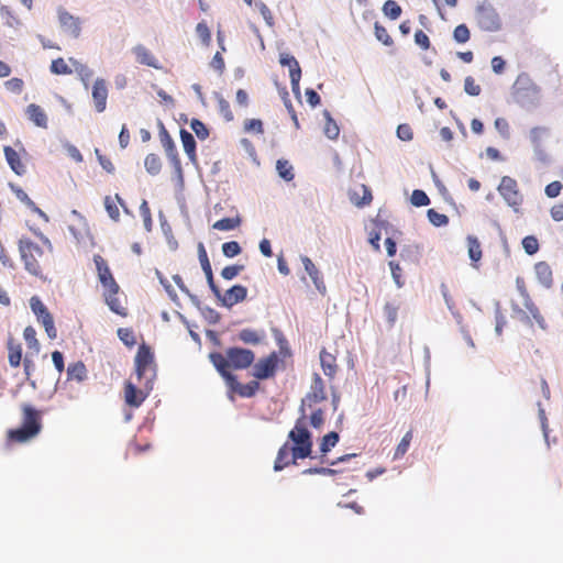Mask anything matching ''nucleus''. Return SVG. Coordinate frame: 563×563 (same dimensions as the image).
<instances>
[{"label":"nucleus","mask_w":563,"mask_h":563,"mask_svg":"<svg viewBox=\"0 0 563 563\" xmlns=\"http://www.w3.org/2000/svg\"><path fill=\"white\" fill-rule=\"evenodd\" d=\"M21 409L22 421L16 428L8 430V442L26 443L42 431V411L31 404H22Z\"/></svg>","instance_id":"1"},{"label":"nucleus","mask_w":563,"mask_h":563,"mask_svg":"<svg viewBox=\"0 0 563 563\" xmlns=\"http://www.w3.org/2000/svg\"><path fill=\"white\" fill-rule=\"evenodd\" d=\"M208 357L212 364L217 363L232 371H243L253 365L255 353L251 349L234 345L225 349L224 354L210 352Z\"/></svg>","instance_id":"2"},{"label":"nucleus","mask_w":563,"mask_h":563,"mask_svg":"<svg viewBox=\"0 0 563 563\" xmlns=\"http://www.w3.org/2000/svg\"><path fill=\"white\" fill-rule=\"evenodd\" d=\"M512 89L514 100L522 109L531 111L539 106L540 88L528 76L519 75Z\"/></svg>","instance_id":"3"},{"label":"nucleus","mask_w":563,"mask_h":563,"mask_svg":"<svg viewBox=\"0 0 563 563\" xmlns=\"http://www.w3.org/2000/svg\"><path fill=\"white\" fill-rule=\"evenodd\" d=\"M287 439L291 442V459H289V465H297V460H316L318 457V455L313 453V438L288 433Z\"/></svg>","instance_id":"4"},{"label":"nucleus","mask_w":563,"mask_h":563,"mask_svg":"<svg viewBox=\"0 0 563 563\" xmlns=\"http://www.w3.org/2000/svg\"><path fill=\"white\" fill-rule=\"evenodd\" d=\"M477 24L485 32H497L501 29V20L492 3L484 1L475 10Z\"/></svg>","instance_id":"5"},{"label":"nucleus","mask_w":563,"mask_h":563,"mask_svg":"<svg viewBox=\"0 0 563 563\" xmlns=\"http://www.w3.org/2000/svg\"><path fill=\"white\" fill-rule=\"evenodd\" d=\"M282 362L279 353L273 351L267 356L261 357L256 363H253L251 375L257 380L274 378Z\"/></svg>","instance_id":"6"},{"label":"nucleus","mask_w":563,"mask_h":563,"mask_svg":"<svg viewBox=\"0 0 563 563\" xmlns=\"http://www.w3.org/2000/svg\"><path fill=\"white\" fill-rule=\"evenodd\" d=\"M30 308L36 317L37 322L43 325L47 336L51 340L56 339L57 329L55 327L54 317L38 296L34 295L30 298Z\"/></svg>","instance_id":"7"},{"label":"nucleus","mask_w":563,"mask_h":563,"mask_svg":"<svg viewBox=\"0 0 563 563\" xmlns=\"http://www.w3.org/2000/svg\"><path fill=\"white\" fill-rule=\"evenodd\" d=\"M156 368L154 351L145 342H142L134 357V369L137 379L141 380L148 369L153 371V378H156Z\"/></svg>","instance_id":"8"},{"label":"nucleus","mask_w":563,"mask_h":563,"mask_svg":"<svg viewBox=\"0 0 563 563\" xmlns=\"http://www.w3.org/2000/svg\"><path fill=\"white\" fill-rule=\"evenodd\" d=\"M497 191L505 200L506 205L515 212H519V207L523 202V196L519 191L518 183L510 176H503L497 187Z\"/></svg>","instance_id":"9"},{"label":"nucleus","mask_w":563,"mask_h":563,"mask_svg":"<svg viewBox=\"0 0 563 563\" xmlns=\"http://www.w3.org/2000/svg\"><path fill=\"white\" fill-rule=\"evenodd\" d=\"M247 287L234 284L225 292L220 289L214 297L221 307L231 309L233 306L243 302L247 298Z\"/></svg>","instance_id":"10"},{"label":"nucleus","mask_w":563,"mask_h":563,"mask_svg":"<svg viewBox=\"0 0 563 563\" xmlns=\"http://www.w3.org/2000/svg\"><path fill=\"white\" fill-rule=\"evenodd\" d=\"M14 145L19 147V152L10 145H5L3 146V154L11 170L18 176H23L26 173V168L21 161L20 153L26 155L27 152L20 140H16Z\"/></svg>","instance_id":"11"},{"label":"nucleus","mask_w":563,"mask_h":563,"mask_svg":"<svg viewBox=\"0 0 563 563\" xmlns=\"http://www.w3.org/2000/svg\"><path fill=\"white\" fill-rule=\"evenodd\" d=\"M327 399L325 385L318 373L312 374V383L310 390L305 396V401H308V407L320 404Z\"/></svg>","instance_id":"12"},{"label":"nucleus","mask_w":563,"mask_h":563,"mask_svg":"<svg viewBox=\"0 0 563 563\" xmlns=\"http://www.w3.org/2000/svg\"><path fill=\"white\" fill-rule=\"evenodd\" d=\"M300 261H301V263L303 265V268H305L306 273L311 278L316 289L321 295H324L325 291H327V287H325V284L323 282L322 273L317 268L314 263L307 255H300Z\"/></svg>","instance_id":"13"},{"label":"nucleus","mask_w":563,"mask_h":563,"mask_svg":"<svg viewBox=\"0 0 563 563\" xmlns=\"http://www.w3.org/2000/svg\"><path fill=\"white\" fill-rule=\"evenodd\" d=\"M96 111L101 113L107 108L108 88L103 78H97L92 85L91 90Z\"/></svg>","instance_id":"14"},{"label":"nucleus","mask_w":563,"mask_h":563,"mask_svg":"<svg viewBox=\"0 0 563 563\" xmlns=\"http://www.w3.org/2000/svg\"><path fill=\"white\" fill-rule=\"evenodd\" d=\"M147 398V394L143 393V389H140L131 380H125L124 383V401L131 408H139L143 404V401Z\"/></svg>","instance_id":"15"},{"label":"nucleus","mask_w":563,"mask_h":563,"mask_svg":"<svg viewBox=\"0 0 563 563\" xmlns=\"http://www.w3.org/2000/svg\"><path fill=\"white\" fill-rule=\"evenodd\" d=\"M58 20L64 31L70 33L74 38H78L81 32L79 18L74 16L63 8L58 9Z\"/></svg>","instance_id":"16"},{"label":"nucleus","mask_w":563,"mask_h":563,"mask_svg":"<svg viewBox=\"0 0 563 563\" xmlns=\"http://www.w3.org/2000/svg\"><path fill=\"white\" fill-rule=\"evenodd\" d=\"M179 137L184 148V152L188 156L189 161L197 166L198 157H197V141L195 135L188 130L181 128L179 130Z\"/></svg>","instance_id":"17"},{"label":"nucleus","mask_w":563,"mask_h":563,"mask_svg":"<svg viewBox=\"0 0 563 563\" xmlns=\"http://www.w3.org/2000/svg\"><path fill=\"white\" fill-rule=\"evenodd\" d=\"M218 372V374L221 376V378L224 380L225 386L228 387V397L231 400H234V397L232 393H238L239 387L241 385L238 375H235L232 369L227 368L220 364H212Z\"/></svg>","instance_id":"18"},{"label":"nucleus","mask_w":563,"mask_h":563,"mask_svg":"<svg viewBox=\"0 0 563 563\" xmlns=\"http://www.w3.org/2000/svg\"><path fill=\"white\" fill-rule=\"evenodd\" d=\"M308 406V401H305V397L301 399L300 406L298 408L299 418L296 420L294 428L288 433H295L297 435L313 438L312 432L306 424L307 413L306 407Z\"/></svg>","instance_id":"19"},{"label":"nucleus","mask_w":563,"mask_h":563,"mask_svg":"<svg viewBox=\"0 0 563 563\" xmlns=\"http://www.w3.org/2000/svg\"><path fill=\"white\" fill-rule=\"evenodd\" d=\"M339 432L329 431L328 433H325L320 440L319 451L321 454L317 459H319L321 463L329 462V459H327L325 456L339 443Z\"/></svg>","instance_id":"20"},{"label":"nucleus","mask_w":563,"mask_h":563,"mask_svg":"<svg viewBox=\"0 0 563 563\" xmlns=\"http://www.w3.org/2000/svg\"><path fill=\"white\" fill-rule=\"evenodd\" d=\"M132 52L140 64L152 67L154 69H162V65L144 45L137 44L133 47Z\"/></svg>","instance_id":"21"},{"label":"nucleus","mask_w":563,"mask_h":563,"mask_svg":"<svg viewBox=\"0 0 563 563\" xmlns=\"http://www.w3.org/2000/svg\"><path fill=\"white\" fill-rule=\"evenodd\" d=\"M19 252H20L21 260L24 264L25 271L27 273H30L31 275L43 279L44 277L42 275V269H41V266L38 264L36 256H34V254H32L31 252H27L26 250H23V249H19Z\"/></svg>","instance_id":"22"},{"label":"nucleus","mask_w":563,"mask_h":563,"mask_svg":"<svg viewBox=\"0 0 563 563\" xmlns=\"http://www.w3.org/2000/svg\"><path fill=\"white\" fill-rule=\"evenodd\" d=\"M534 272L538 282L547 289L553 285V273L547 262H538L534 264Z\"/></svg>","instance_id":"23"},{"label":"nucleus","mask_w":563,"mask_h":563,"mask_svg":"<svg viewBox=\"0 0 563 563\" xmlns=\"http://www.w3.org/2000/svg\"><path fill=\"white\" fill-rule=\"evenodd\" d=\"M192 305L200 312L201 317L212 325H216L221 320V314L216 309L203 305L199 298H192Z\"/></svg>","instance_id":"24"},{"label":"nucleus","mask_w":563,"mask_h":563,"mask_svg":"<svg viewBox=\"0 0 563 563\" xmlns=\"http://www.w3.org/2000/svg\"><path fill=\"white\" fill-rule=\"evenodd\" d=\"M25 113L30 121L35 126L46 129L47 128V115L45 111L36 103H31L26 107Z\"/></svg>","instance_id":"25"},{"label":"nucleus","mask_w":563,"mask_h":563,"mask_svg":"<svg viewBox=\"0 0 563 563\" xmlns=\"http://www.w3.org/2000/svg\"><path fill=\"white\" fill-rule=\"evenodd\" d=\"M93 263L96 265L98 279L101 285H106V283H110L112 279H114L107 261L101 255L95 254Z\"/></svg>","instance_id":"26"},{"label":"nucleus","mask_w":563,"mask_h":563,"mask_svg":"<svg viewBox=\"0 0 563 563\" xmlns=\"http://www.w3.org/2000/svg\"><path fill=\"white\" fill-rule=\"evenodd\" d=\"M320 365L327 377L330 379L334 378L338 368L335 356L329 353L325 349L320 351Z\"/></svg>","instance_id":"27"},{"label":"nucleus","mask_w":563,"mask_h":563,"mask_svg":"<svg viewBox=\"0 0 563 563\" xmlns=\"http://www.w3.org/2000/svg\"><path fill=\"white\" fill-rule=\"evenodd\" d=\"M8 362L11 367H19L23 361V350L21 343L15 344L12 336L8 340Z\"/></svg>","instance_id":"28"},{"label":"nucleus","mask_w":563,"mask_h":563,"mask_svg":"<svg viewBox=\"0 0 563 563\" xmlns=\"http://www.w3.org/2000/svg\"><path fill=\"white\" fill-rule=\"evenodd\" d=\"M158 220H159L162 232L166 239L169 250L176 251L178 249V242L173 234L172 225L169 224L167 218L165 217V214L162 210L158 212Z\"/></svg>","instance_id":"29"},{"label":"nucleus","mask_w":563,"mask_h":563,"mask_svg":"<svg viewBox=\"0 0 563 563\" xmlns=\"http://www.w3.org/2000/svg\"><path fill=\"white\" fill-rule=\"evenodd\" d=\"M67 380L81 383L87 379V368L82 361L70 363L66 369Z\"/></svg>","instance_id":"30"},{"label":"nucleus","mask_w":563,"mask_h":563,"mask_svg":"<svg viewBox=\"0 0 563 563\" xmlns=\"http://www.w3.org/2000/svg\"><path fill=\"white\" fill-rule=\"evenodd\" d=\"M290 441L285 442L277 452V456L274 462V471L282 472L286 466L289 465V455L291 452Z\"/></svg>","instance_id":"31"},{"label":"nucleus","mask_w":563,"mask_h":563,"mask_svg":"<svg viewBox=\"0 0 563 563\" xmlns=\"http://www.w3.org/2000/svg\"><path fill=\"white\" fill-rule=\"evenodd\" d=\"M466 241L468 258L471 260L472 265L477 267L476 263H478L483 256L481 242L475 235H467Z\"/></svg>","instance_id":"32"},{"label":"nucleus","mask_w":563,"mask_h":563,"mask_svg":"<svg viewBox=\"0 0 563 563\" xmlns=\"http://www.w3.org/2000/svg\"><path fill=\"white\" fill-rule=\"evenodd\" d=\"M276 173L285 183H290L295 178L294 166L286 158H278L276 161Z\"/></svg>","instance_id":"33"},{"label":"nucleus","mask_w":563,"mask_h":563,"mask_svg":"<svg viewBox=\"0 0 563 563\" xmlns=\"http://www.w3.org/2000/svg\"><path fill=\"white\" fill-rule=\"evenodd\" d=\"M264 335H265L264 331H262L260 333L258 331H256L254 329L244 328L239 331L238 339L245 344L258 345L262 342Z\"/></svg>","instance_id":"34"},{"label":"nucleus","mask_w":563,"mask_h":563,"mask_svg":"<svg viewBox=\"0 0 563 563\" xmlns=\"http://www.w3.org/2000/svg\"><path fill=\"white\" fill-rule=\"evenodd\" d=\"M323 118L325 120V124L323 128V133L329 140H336L340 134V128L336 121L333 119L331 112L329 110H323Z\"/></svg>","instance_id":"35"},{"label":"nucleus","mask_w":563,"mask_h":563,"mask_svg":"<svg viewBox=\"0 0 563 563\" xmlns=\"http://www.w3.org/2000/svg\"><path fill=\"white\" fill-rule=\"evenodd\" d=\"M241 223L242 218L240 214H236L235 217L221 218L213 223L212 228L219 231H232L239 228Z\"/></svg>","instance_id":"36"},{"label":"nucleus","mask_w":563,"mask_h":563,"mask_svg":"<svg viewBox=\"0 0 563 563\" xmlns=\"http://www.w3.org/2000/svg\"><path fill=\"white\" fill-rule=\"evenodd\" d=\"M279 64L283 67H287L289 70V77L301 73V67L294 55L290 53L283 52L279 54Z\"/></svg>","instance_id":"37"},{"label":"nucleus","mask_w":563,"mask_h":563,"mask_svg":"<svg viewBox=\"0 0 563 563\" xmlns=\"http://www.w3.org/2000/svg\"><path fill=\"white\" fill-rule=\"evenodd\" d=\"M69 63L74 66L75 71L78 74L85 88L88 89L89 81L93 75V71L87 65L80 63L74 57L69 58Z\"/></svg>","instance_id":"38"},{"label":"nucleus","mask_w":563,"mask_h":563,"mask_svg":"<svg viewBox=\"0 0 563 563\" xmlns=\"http://www.w3.org/2000/svg\"><path fill=\"white\" fill-rule=\"evenodd\" d=\"M162 146L165 151L166 157L170 164L179 163L180 157L175 144V141L172 136L164 135V140L161 141Z\"/></svg>","instance_id":"39"},{"label":"nucleus","mask_w":563,"mask_h":563,"mask_svg":"<svg viewBox=\"0 0 563 563\" xmlns=\"http://www.w3.org/2000/svg\"><path fill=\"white\" fill-rule=\"evenodd\" d=\"M23 339L29 347L33 352L31 354H38L41 350V344L36 339V331L32 325H27L23 331Z\"/></svg>","instance_id":"40"},{"label":"nucleus","mask_w":563,"mask_h":563,"mask_svg":"<svg viewBox=\"0 0 563 563\" xmlns=\"http://www.w3.org/2000/svg\"><path fill=\"white\" fill-rule=\"evenodd\" d=\"M431 177H432V180H433L439 194L443 198V200L446 203H449L451 207H453L454 209H457L456 202L454 201L453 197L451 196V194L449 192V190L446 189L444 184L440 180V178L438 177V175L435 174V172L433 170L432 167H431Z\"/></svg>","instance_id":"41"},{"label":"nucleus","mask_w":563,"mask_h":563,"mask_svg":"<svg viewBox=\"0 0 563 563\" xmlns=\"http://www.w3.org/2000/svg\"><path fill=\"white\" fill-rule=\"evenodd\" d=\"M144 167L151 176H156L162 170L161 157L155 153H150L144 159Z\"/></svg>","instance_id":"42"},{"label":"nucleus","mask_w":563,"mask_h":563,"mask_svg":"<svg viewBox=\"0 0 563 563\" xmlns=\"http://www.w3.org/2000/svg\"><path fill=\"white\" fill-rule=\"evenodd\" d=\"M190 129L195 133L196 137L200 141H205L210 135V129L198 118H192L189 121Z\"/></svg>","instance_id":"43"},{"label":"nucleus","mask_w":563,"mask_h":563,"mask_svg":"<svg viewBox=\"0 0 563 563\" xmlns=\"http://www.w3.org/2000/svg\"><path fill=\"white\" fill-rule=\"evenodd\" d=\"M384 15L393 21L400 18L401 7L395 0H386L382 7Z\"/></svg>","instance_id":"44"},{"label":"nucleus","mask_w":563,"mask_h":563,"mask_svg":"<svg viewBox=\"0 0 563 563\" xmlns=\"http://www.w3.org/2000/svg\"><path fill=\"white\" fill-rule=\"evenodd\" d=\"M155 275L159 282V284L164 287L166 294L168 295L169 299L176 305V306H180V301H179V298H178V295L177 292L175 291V289L173 288V286L169 284V282L167 280V278L163 275V273L159 271V269H155Z\"/></svg>","instance_id":"45"},{"label":"nucleus","mask_w":563,"mask_h":563,"mask_svg":"<svg viewBox=\"0 0 563 563\" xmlns=\"http://www.w3.org/2000/svg\"><path fill=\"white\" fill-rule=\"evenodd\" d=\"M421 251L416 244L404 245L400 250V257L404 261L417 263L420 260Z\"/></svg>","instance_id":"46"},{"label":"nucleus","mask_w":563,"mask_h":563,"mask_svg":"<svg viewBox=\"0 0 563 563\" xmlns=\"http://www.w3.org/2000/svg\"><path fill=\"white\" fill-rule=\"evenodd\" d=\"M427 218L428 221L435 228L446 227L450 221L446 214L440 213L433 208L427 210Z\"/></svg>","instance_id":"47"},{"label":"nucleus","mask_w":563,"mask_h":563,"mask_svg":"<svg viewBox=\"0 0 563 563\" xmlns=\"http://www.w3.org/2000/svg\"><path fill=\"white\" fill-rule=\"evenodd\" d=\"M525 308L529 311V316L531 317V320L534 319L538 325L542 329H547V323L544 318L539 311V308L536 306V303L532 301V299L525 300L523 302Z\"/></svg>","instance_id":"48"},{"label":"nucleus","mask_w":563,"mask_h":563,"mask_svg":"<svg viewBox=\"0 0 563 563\" xmlns=\"http://www.w3.org/2000/svg\"><path fill=\"white\" fill-rule=\"evenodd\" d=\"M260 389V383L257 379L251 380L246 384H242L239 387L238 395L242 398H253Z\"/></svg>","instance_id":"49"},{"label":"nucleus","mask_w":563,"mask_h":563,"mask_svg":"<svg viewBox=\"0 0 563 563\" xmlns=\"http://www.w3.org/2000/svg\"><path fill=\"white\" fill-rule=\"evenodd\" d=\"M19 249H23L26 250L27 252H31L32 254H34V256H36V258L42 257L44 254L42 247L26 236H22L19 240Z\"/></svg>","instance_id":"50"},{"label":"nucleus","mask_w":563,"mask_h":563,"mask_svg":"<svg viewBox=\"0 0 563 563\" xmlns=\"http://www.w3.org/2000/svg\"><path fill=\"white\" fill-rule=\"evenodd\" d=\"M511 312H512L511 313L512 318H517L525 325H527L529 328H533V322H532L529 313L527 311H525L522 308H520V306L517 302H515L514 300L511 301Z\"/></svg>","instance_id":"51"},{"label":"nucleus","mask_w":563,"mask_h":563,"mask_svg":"<svg viewBox=\"0 0 563 563\" xmlns=\"http://www.w3.org/2000/svg\"><path fill=\"white\" fill-rule=\"evenodd\" d=\"M537 406H538V418L540 421V427H541V430L543 433V438H544V441H545L548 448H550V438H549L550 430H549L548 417H547L545 410L542 407V404L540 401L537 402Z\"/></svg>","instance_id":"52"},{"label":"nucleus","mask_w":563,"mask_h":563,"mask_svg":"<svg viewBox=\"0 0 563 563\" xmlns=\"http://www.w3.org/2000/svg\"><path fill=\"white\" fill-rule=\"evenodd\" d=\"M452 37L457 44H465L471 38V31L465 23H461L453 30Z\"/></svg>","instance_id":"53"},{"label":"nucleus","mask_w":563,"mask_h":563,"mask_svg":"<svg viewBox=\"0 0 563 563\" xmlns=\"http://www.w3.org/2000/svg\"><path fill=\"white\" fill-rule=\"evenodd\" d=\"M430 198L427 192L422 189H413L410 196V203L416 207H427L430 205Z\"/></svg>","instance_id":"54"},{"label":"nucleus","mask_w":563,"mask_h":563,"mask_svg":"<svg viewBox=\"0 0 563 563\" xmlns=\"http://www.w3.org/2000/svg\"><path fill=\"white\" fill-rule=\"evenodd\" d=\"M221 251L224 257L233 258L242 253V246L238 241H228L221 245Z\"/></svg>","instance_id":"55"},{"label":"nucleus","mask_w":563,"mask_h":563,"mask_svg":"<svg viewBox=\"0 0 563 563\" xmlns=\"http://www.w3.org/2000/svg\"><path fill=\"white\" fill-rule=\"evenodd\" d=\"M374 34L376 40L385 46H391L394 44V40L388 34L386 27L383 26L379 22L374 23Z\"/></svg>","instance_id":"56"},{"label":"nucleus","mask_w":563,"mask_h":563,"mask_svg":"<svg viewBox=\"0 0 563 563\" xmlns=\"http://www.w3.org/2000/svg\"><path fill=\"white\" fill-rule=\"evenodd\" d=\"M117 335L126 347L131 349L136 344L135 335L133 330L130 328H119L117 330Z\"/></svg>","instance_id":"57"},{"label":"nucleus","mask_w":563,"mask_h":563,"mask_svg":"<svg viewBox=\"0 0 563 563\" xmlns=\"http://www.w3.org/2000/svg\"><path fill=\"white\" fill-rule=\"evenodd\" d=\"M521 245H522V249L525 250L526 254L530 255V256L538 253V251L540 249L539 241H538L537 236H534V235H526L521 240Z\"/></svg>","instance_id":"58"},{"label":"nucleus","mask_w":563,"mask_h":563,"mask_svg":"<svg viewBox=\"0 0 563 563\" xmlns=\"http://www.w3.org/2000/svg\"><path fill=\"white\" fill-rule=\"evenodd\" d=\"M49 70L54 75H70L73 73L71 68L62 57L52 60Z\"/></svg>","instance_id":"59"},{"label":"nucleus","mask_w":563,"mask_h":563,"mask_svg":"<svg viewBox=\"0 0 563 563\" xmlns=\"http://www.w3.org/2000/svg\"><path fill=\"white\" fill-rule=\"evenodd\" d=\"M399 305L393 302H386L384 306V317L388 322L389 327L393 328L397 321Z\"/></svg>","instance_id":"60"},{"label":"nucleus","mask_w":563,"mask_h":563,"mask_svg":"<svg viewBox=\"0 0 563 563\" xmlns=\"http://www.w3.org/2000/svg\"><path fill=\"white\" fill-rule=\"evenodd\" d=\"M8 186L11 189V191L15 195L16 199L20 200L26 208L30 209L31 207H33L35 202L27 196V194L20 186L15 185L14 183H9Z\"/></svg>","instance_id":"61"},{"label":"nucleus","mask_w":563,"mask_h":563,"mask_svg":"<svg viewBox=\"0 0 563 563\" xmlns=\"http://www.w3.org/2000/svg\"><path fill=\"white\" fill-rule=\"evenodd\" d=\"M243 264H232L222 268L220 275L225 280H233L239 274L244 271Z\"/></svg>","instance_id":"62"},{"label":"nucleus","mask_w":563,"mask_h":563,"mask_svg":"<svg viewBox=\"0 0 563 563\" xmlns=\"http://www.w3.org/2000/svg\"><path fill=\"white\" fill-rule=\"evenodd\" d=\"M243 130L245 133L263 134L264 123L261 119H246L244 121Z\"/></svg>","instance_id":"63"},{"label":"nucleus","mask_w":563,"mask_h":563,"mask_svg":"<svg viewBox=\"0 0 563 563\" xmlns=\"http://www.w3.org/2000/svg\"><path fill=\"white\" fill-rule=\"evenodd\" d=\"M412 440V431L409 430L404 437L402 439L400 440V442L398 443L396 450H395V454H394V459L397 460L401 456H404L406 454V452L408 451L409 446H410V442Z\"/></svg>","instance_id":"64"}]
</instances>
